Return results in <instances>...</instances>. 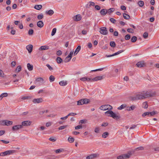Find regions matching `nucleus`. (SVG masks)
I'll return each mask as SVG.
<instances>
[{"mask_svg": "<svg viewBox=\"0 0 159 159\" xmlns=\"http://www.w3.org/2000/svg\"><path fill=\"white\" fill-rule=\"evenodd\" d=\"M156 94L155 92L152 91H144L139 92L131 98V100L135 101L139 100H143L147 98L154 97Z\"/></svg>", "mask_w": 159, "mask_h": 159, "instance_id": "obj_1", "label": "nucleus"}, {"mask_svg": "<svg viewBox=\"0 0 159 159\" xmlns=\"http://www.w3.org/2000/svg\"><path fill=\"white\" fill-rule=\"evenodd\" d=\"M105 113L106 114H110V115H108V116H110L112 117L113 119L117 120L119 119L120 118V116L119 114L116 115L114 112H113L112 111L110 110H108V111H106Z\"/></svg>", "mask_w": 159, "mask_h": 159, "instance_id": "obj_2", "label": "nucleus"}, {"mask_svg": "<svg viewBox=\"0 0 159 159\" xmlns=\"http://www.w3.org/2000/svg\"><path fill=\"white\" fill-rule=\"evenodd\" d=\"M16 152L17 151L15 150H8L0 153V156H4L6 155H9L13 154L16 153Z\"/></svg>", "mask_w": 159, "mask_h": 159, "instance_id": "obj_3", "label": "nucleus"}, {"mask_svg": "<svg viewBox=\"0 0 159 159\" xmlns=\"http://www.w3.org/2000/svg\"><path fill=\"white\" fill-rule=\"evenodd\" d=\"M100 109L102 110H111L112 109L111 106L109 105H105L101 106L100 107Z\"/></svg>", "mask_w": 159, "mask_h": 159, "instance_id": "obj_4", "label": "nucleus"}, {"mask_svg": "<svg viewBox=\"0 0 159 159\" xmlns=\"http://www.w3.org/2000/svg\"><path fill=\"white\" fill-rule=\"evenodd\" d=\"M100 33L103 35H106L108 34V31L107 29L105 27H101L99 29Z\"/></svg>", "mask_w": 159, "mask_h": 159, "instance_id": "obj_5", "label": "nucleus"}, {"mask_svg": "<svg viewBox=\"0 0 159 159\" xmlns=\"http://www.w3.org/2000/svg\"><path fill=\"white\" fill-rule=\"evenodd\" d=\"M2 124L3 125H6L9 126L12 124L13 122L11 121L8 120H2L1 121Z\"/></svg>", "mask_w": 159, "mask_h": 159, "instance_id": "obj_6", "label": "nucleus"}, {"mask_svg": "<svg viewBox=\"0 0 159 159\" xmlns=\"http://www.w3.org/2000/svg\"><path fill=\"white\" fill-rule=\"evenodd\" d=\"M134 152L132 151H129L126 154H123V156L124 159L129 158L133 154Z\"/></svg>", "mask_w": 159, "mask_h": 159, "instance_id": "obj_7", "label": "nucleus"}, {"mask_svg": "<svg viewBox=\"0 0 159 159\" xmlns=\"http://www.w3.org/2000/svg\"><path fill=\"white\" fill-rule=\"evenodd\" d=\"M22 128L21 125H14L12 127V130L13 131H17L20 129Z\"/></svg>", "mask_w": 159, "mask_h": 159, "instance_id": "obj_8", "label": "nucleus"}, {"mask_svg": "<svg viewBox=\"0 0 159 159\" xmlns=\"http://www.w3.org/2000/svg\"><path fill=\"white\" fill-rule=\"evenodd\" d=\"M43 100L42 98H34V99L32 102L34 103H39L43 102Z\"/></svg>", "mask_w": 159, "mask_h": 159, "instance_id": "obj_9", "label": "nucleus"}, {"mask_svg": "<svg viewBox=\"0 0 159 159\" xmlns=\"http://www.w3.org/2000/svg\"><path fill=\"white\" fill-rule=\"evenodd\" d=\"M31 123V122L29 120H27L23 121L22 122V125H21L22 126V128L23 126H27L30 125Z\"/></svg>", "mask_w": 159, "mask_h": 159, "instance_id": "obj_10", "label": "nucleus"}, {"mask_svg": "<svg viewBox=\"0 0 159 159\" xmlns=\"http://www.w3.org/2000/svg\"><path fill=\"white\" fill-rule=\"evenodd\" d=\"M136 65L138 67H142L145 66V64L144 63V61H142L138 62L136 64Z\"/></svg>", "mask_w": 159, "mask_h": 159, "instance_id": "obj_11", "label": "nucleus"}, {"mask_svg": "<svg viewBox=\"0 0 159 159\" xmlns=\"http://www.w3.org/2000/svg\"><path fill=\"white\" fill-rule=\"evenodd\" d=\"M82 18L81 15L80 14H77L73 17V20L75 21L80 20Z\"/></svg>", "mask_w": 159, "mask_h": 159, "instance_id": "obj_12", "label": "nucleus"}, {"mask_svg": "<svg viewBox=\"0 0 159 159\" xmlns=\"http://www.w3.org/2000/svg\"><path fill=\"white\" fill-rule=\"evenodd\" d=\"M104 78V76H98L93 78V81H97L98 80H100L103 79Z\"/></svg>", "mask_w": 159, "mask_h": 159, "instance_id": "obj_13", "label": "nucleus"}, {"mask_svg": "<svg viewBox=\"0 0 159 159\" xmlns=\"http://www.w3.org/2000/svg\"><path fill=\"white\" fill-rule=\"evenodd\" d=\"M97 156V155L96 154H91L89 156H87L86 157V159H93L96 157Z\"/></svg>", "mask_w": 159, "mask_h": 159, "instance_id": "obj_14", "label": "nucleus"}, {"mask_svg": "<svg viewBox=\"0 0 159 159\" xmlns=\"http://www.w3.org/2000/svg\"><path fill=\"white\" fill-rule=\"evenodd\" d=\"M43 79L42 78H37L35 80V84L36 83H38V84H42L43 83Z\"/></svg>", "mask_w": 159, "mask_h": 159, "instance_id": "obj_15", "label": "nucleus"}, {"mask_svg": "<svg viewBox=\"0 0 159 159\" xmlns=\"http://www.w3.org/2000/svg\"><path fill=\"white\" fill-rule=\"evenodd\" d=\"M33 47V45L31 44H29L26 46V49L29 53H31L32 52Z\"/></svg>", "mask_w": 159, "mask_h": 159, "instance_id": "obj_16", "label": "nucleus"}, {"mask_svg": "<svg viewBox=\"0 0 159 159\" xmlns=\"http://www.w3.org/2000/svg\"><path fill=\"white\" fill-rule=\"evenodd\" d=\"M37 25L40 28H42L43 26V23L42 21L39 20L37 23Z\"/></svg>", "mask_w": 159, "mask_h": 159, "instance_id": "obj_17", "label": "nucleus"}, {"mask_svg": "<svg viewBox=\"0 0 159 159\" xmlns=\"http://www.w3.org/2000/svg\"><path fill=\"white\" fill-rule=\"evenodd\" d=\"M49 47L48 46H41L39 48L40 50H45L48 49Z\"/></svg>", "mask_w": 159, "mask_h": 159, "instance_id": "obj_18", "label": "nucleus"}, {"mask_svg": "<svg viewBox=\"0 0 159 159\" xmlns=\"http://www.w3.org/2000/svg\"><path fill=\"white\" fill-rule=\"evenodd\" d=\"M100 13L101 15L105 16L107 13V12L106 9H102L100 11Z\"/></svg>", "mask_w": 159, "mask_h": 159, "instance_id": "obj_19", "label": "nucleus"}, {"mask_svg": "<svg viewBox=\"0 0 159 159\" xmlns=\"http://www.w3.org/2000/svg\"><path fill=\"white\" fill-rule=\"evenodd\" d=\"M27 67L28 70L29 71H31L33 70V66L32 65H31L30 63H28L27 64Z\"/></svg>", "mask_w": 159, "mask_h": 159, "instance_id": "obj_20", "label": "nucleus"}, {"mask_svg": "<svg viewBox=\"0 0 159 159\" xmlns=\"http://www.w3.org/2000/svg\"><path fill=\"white\" fill-rule=\"evenodd\" d=\"M135 108V106L134 105H132L131 107H128L127 110L128 111L133 110Z\"/></svg>", "mask_w": 159, "mask_h": 159, "instance_id": "obj_21", "label": "nucleus"}, {"mask_svg": "<svg viewBox=\"0 0 159 159\" xmlns=\"http://www.w3.org/2000/svg\"><path fill=\"white\" fill-rule=\"evenodd\" d=\"M59 84L61 86H65L67 84V82L66 81L62 80L60 82Z\"/></svg>", "mask_w": 159, "mask_h": 159, "instance_id": "obj_22", "label": "nucleus"}, {"mask_svg": "<svg viewBox=\"0 0 159 159\" xmlns=\"http://www.w3.org/2000/svg\"><path fill=\"white\" fill-rule=\"evenodd\" d=\"M56 61L58 64H60L63 61L60 57H57L56 59Z\"/></svg>", "mask_w": 159, "mask_h": 159, "instance_id": "obj_23", "label": "nucleus"}, {"mask_svg": "<svg viewBox=\"0 0 159 159\" xmlns=\"http://www.w3.org/2000/svg\"><path fill=\"white\" fill-rule=\"evenodd\" d=\"M81 49V46H78L76 49V50H75L74 53V55H76L77 53L79 52V51Z\"/></svg>", "mask_w": 159, "mask_h": 159, "instance_id": "obj_24", "label": "nucleus"}, {"mask_svg": "<svg viewBox=\"0 0 159 159\" xmlns=\"http://www.w3.org/2000/svg\"><path fill=\"white\" fill-rule=\"evenodd\" d=\"M8 96V94L7 93H3L1 94L0 96V100H2L4 97H6Z\"/></svg>", "mask_w": 159, "mask_h": 159, "instance_id": "obj_25", "label": "nucleus"}, {"mask_svg": "<svg viewBox=\"0 0 159 159\" xmlns=\"http://www.w3.org/2000/svg\"><path fill=\"white\" fill-rule=\"evenodd\" d=\"M115 11V8H110L109 9L107 10V13L110 14L111 13Z\"/></svg>", "mask_w": 159, "mask_h": 159, "instance_id": "obj_26", "label": "nucleus"}, {"mask_svg": "<svg viewBox=\"0 0 159 159\" xmlns=\"http://www.w3.org/2000/svg\"><path fill=\"white\" fill-rule=\"evenodd\" d=\"M109 134L107 132H105L102 135V137L103 138H106L109 135Z\"/></svg>", "mask_w": 159, "mask_h": 159, "instance_id": "obj_27", "label": "nucleus"}, {"mask_svg": "<svg viewBox=\"0 0 159 159\" xmlns=\"http://www.w3.org/2000/svg\"><path fill=\"white\" fill-rule=\"evenodd\" d=\"M84 104H88L90 102V100L87 98L82 99Z\"/></svg>", "mask_w": 159, "mask_h": 159, "instance_id": "obj_28", "label": "nucleus"}, {"mask_svg": "<svg viewBox=\"0 0 159 159\" xmlns=\"http://www.w3.org/2000/svg\"><path fill=\"white\" fill-rule=\"evenodd\" d=\"M42 5H36L34 6V8L37 10H39L42 8Z\"/></svg>", "mask_w": 159, "mask_h": 159, "instance_id": "obj_29", "label": "nucleus"}, {"mask_svg": "<svg viewBox=\"0 0 159 159\" xmlns=\"http://www.w3.org/2000/svg\"><path fill=\"white\" fill-rule=\"evenodd\" d=\"M138 4L140 7H142L144 4V2L142 1H139L138 2Z\"/></svg>", "mask_w": 159, "mask_h": 159, "instance_id": "obj_30", "label": "nucleus"}, {"mask_svg": "<svg viewBox=\"0 0 159 159\" xmlns=\"http://www.w3.org/2000/svg\"><path fill=\"white\" fill-rule=\"evenodd\" d=\"M137 39V38L136 36H134L132 37L131 41L132 42L134 43L136 41Z\"/></svg>", "mask_w": 159, "mask_h": 159, "instance_id": "obj_31", "label": "nucleus"}, {"mask_svg": "<svg viewBox=\"0 0 159 159\" xmlns=\"http://www.w3.org/2000/svg\"><path fill=\"white\" fill-rule=\"evenodd\" d=\"M123 16L124 18L126 20H129L130 18L129 16L125 13L123 14Z\"/></svg>", "mask_w": 159, "mask_h": 159, "instance_id": "obj_32", "label": "nucleus"}, {"mask_svg": "<svg viewBox=\"0 0 159 159\" xmlns=\"http://www.w3.org/2000/svg\"><path fill=\"white\" fill-rule=\"evenodd\" d=\"M68 140L70 143H71L74 142L75 139L73 137H70L68 138Z\"/></svg>", "mask_w": 159, "mask_h": 159, "instance_id": "obj_33", "label": "nucleus"}, {"mask_svg": "<svg viewBox=\"0 0 159 159\" xmlns=\"http://www.w3.org/2000/svg\"><path fill=\"white\" fill-rule=\"evenodd\" d=\"M71 59V58L69 56H68L66 57V58L64 59V61L65 62H69L70 61Z\"/></svg>", "mask_w": 159, "mask_h": 159, "instance_id": "obj_34", "label": "nucleus"}, {"mask_svg": "<svg viewBox=\"0 0 159 159\" xmlns=\"http://www.w3.org/2000/svg\"><path fill=\"white\" fill-rule=\"evenodd\" d=\"M77 105H81L84 104L83 101L82 99H81L77 102Z\"/></svg>", "mask_w": 159, "mask_h": 159, "instance_id": "obj_35", "label": "nucleus"}, {"mask_svg": "<svg viewBox=\"0 0 159 159\" xmlns=\"http://www.w3.org/2000/svg\"><path fill=\"white\" fill-rule=\"evenodd\" d=\"M148 104L147 102H144L143 104V107L145 108L146 109L148 107Z\"/></svg>", "mask_w": 159, "mask_h": 159, "instance_id": "obj_36", "label": "nucleus"}, {"mask_svg": "<svg viewBox=\"0 0 159 159\" xmlns=\"http://www.w3.org/2000/svg\"><path fill=\"white\" fill-rule=\"evenodd\" d=\"M126 107V105L125 104H122L118 108V109L119 110H121L125 108Z\"/></svg>", "mask_w": 159, "mask_h": 159, "instance_id": "obj_37", "label": "nucleus"}, {"mask_svg": "<svg viewBox=\"0 0 159 159\" xmlns=\"http://www.w3.org/2000/svg\"><path fill=\"white\" fill-rule=\"evenodd\" d=\"M119 54V53H118V52H116L112 55H106V57H113V56H115V55H118Z\"/></svg>", "mask_w": 159, "mask_h": 159, "instance_id": "obj_38", "label": "nucleus"}, {"mask_svg": "<svg viewBox=\"0 0 159 159\" xmlns=\"http://www.w3.org/2000/svg\"><path fill=\"white\" fill-rule=\"evenodd\" d=\"M57 31V29L54 28L53 29L51 33V35L53 36L55 35Z\"/></svg>", "mask_w": 159, "mask_h": 159, "instance_id": "obj_39", "label": "nucleus"}, {"mask_svg": "<svg viewBox=\"0 0 159 159\" xmlns=\"http://www.w3.org/2000/svg\"><path fill=\"white\" fill-rule=\"evenodd\" d=\"M21 69V67L20 66H17V68H16V72L17 73L19 72Z\"/></svg>", "mask_w": 159, "mask_h": 159, "instance_id": "obj_40", "label": "nucleus"}, {"mask_svg": "<svg viewBox=\"0 0 159 159\" xmlns=\"http://www.w3.org/2000/svg\"><path fill=\"white\" fill-rule=\"evenodd\" d=\"M144 149V148L143 147H139L138 148H136L134 149V151H138L140 150H143Z\"/></svg>", "mask_w": 159, "mask_h": 159, "instance_id": "obj_41", "label": "nucleus"}, {"mask_svg": "<svg viewBox=\"0 0 159 159\" xmlns=\"http://www.w3.org/2000/svg\"><path fill=\"white\" fill-rule=\"evenodd\" d=\"M34 33V30L32 29H30L28 31V34L30 35H31L33 34Z\"/></svg>", "mask_w": 159, "mask_h": 159, "instance_id": "obj_42", "label": "nucleus"}, {"mask_svg": "<svg viewBox=\"0 0 159 159\" xmlns=\"http://www.w3.org/2000/svg\"><path fill=\"white\" fill-rule=\"evenodd\" d=\"M110 45L112 47L114 48L116 46V43L114 41H111L110 42Z\"/></svg>", "mask_w": 159, "mask_h": 159, "instance_id": "obj_43", "label": "nucleus"}, {"mask_svg": "<svg viewBox=\"0 0 159 159\" xmlns=\"http://www.w3.org/2000/svg\"><path fill=\"white\" fill-rule=\"evenodd\" d=\"M148 33L147 32H145L143 34V37L144 39H146L148 37Z\"/></svg>", "mask_w": 159, "mask_h": 159, "instance_id": "obj_44", "label": "nucleus"}, {"mask_svg": "<svg viewBox=\"0 0 159 159\" xmlns=\"http://www.w3.org/2000/svg\"><path fill=\"white\" fill-rule=\"evenodd\" d=\"M43 17V15L42 14H39L37 16V18L39 20H41L42 19Z\"/></svg>", "mask_w": 159, "mask_h": 159, "instance_id": "obj_45", "label": "nucleus"}, {"mask_svg": "<svg viewBox=\"0 0 159 159\" xmlns=\"http://www.w3.org/2000/svg\"><path fill=\"white\" fill-rule=\"evenodd\" d=\"M67 126V125L61 126L59 127L58 128L59 130H62L66 128Z\"/></svg>", "mask_w": 159, "mask_h": 159, "instance_id": "obj_46", "label": "nucleus"}, {"mask_svg": "<svg viewBox=\"0 0 159 159\" xmlns=\"http://www.w3.org/2000/svg\"><path fill=\"white\" fill-rule=\"evenodd\" d=\"M63 150V149L61 148V149H57L56 150H55V151L56 153H59L61 152Z\"/></svg>", "mask_w": 159, "mask_h": 159, "instance_id": "obj_47", "label": "nucleus"}, {"mask_svg": "<svg viewBox=\"0 0 159 159\" xmlns=\"http://www.w3.org/2000/svg\"><path fill=\"white\" fill-rule=\"evenodd\" d=\"M149 112H145L142 114V116L143 117H144L146 116H149Z\"/></svg>", "mask_w": 159, "mask_h": 159, "instance_id": "obj_48", "label": "nucleus"}, {"mask_svg": "<svg viewBox=\"0 0 159 159\" xmlns=\"http://www.w3.org/2000/svg\"><path fill=\"white\" fill-rule=\"evenodd\" d=\"M157 113V111H153L151 112H149V115L150 116H152L156 114Z\"/></svg>", "mask_w": 159, "mask_h": 159, "instance_id": "obj_49", "label": "nucleus"}, {"mask_svg": "<svg viewBox=\"0 0 159 159\" xmlns=\"http://www.w3.org/2000/svg\"><path fill=\"white\" fill-rule=\"evenodd\" d=\"M125 40H129L130 38V36L129 34H127L125 36Z\"/></svg>", "mask_w": 159, "mask_h": 159, "instance_id": "obj_50", "label": "nucleus"}, {"mask_svg": "<svg viewBox=\"0 0 159 159\" xmlns=\"http://www.w3.org/2000/svg\"><path fill=\"white\" fill-rule=\"evenodd\" d=\"M127 31L129 32L130 33H133L134 32V30L131 28H128L127 29Z\"/></svg>", "mask_w": 159, "mask_h": 159, "instance_id": "obj_51", "label": "nucleus"}, {"mask_svg": "<svg viewBox=\"0 0 159 159\" xmlns=\"http://www.w3.org/2000/svg\"><path fill=\"white\" fill-rule=\"evenodd\" d=\"M57 140V138L55 137H50V141L52 142H55Z\"/></svg>", "mask_w": 159, "mask_h": 159, "instance_id": "obj_52", "label": "nucleus"}, {"mask_svg": "<svg viewBox=\"0 0 159 159\" xmlns=\"http://www.w3.org/2000/svg\"><path fill=\"white\" fill-rule=\"evenodd\" d=\"M103 70V68L98 69H96L95 70H92L91 71V72L96 71H102Z\"/></svg>", "mask_w": 159, "mask_h": 159, "instance_id": "obj_53", "label": "nucleus"}, {"mask_svg": "<svg viewBox=\"0 0 159 159\" xmlns=\"http://www.w3.org/2000/svg\"><path fill=\"white\" fill-rule=\"evenodd\" d=\"M30 98V97L29 96H24L22 98V100L28 99Z\"/></svg>", "mask_w": 159, "mask_h": 159, "instance_id": "obj_54", "label": "nucleus"}, {"mask_svg": "<svg viewBox=\"0 0 159 159\" xmlns=\"http://www.w3.org/2000/svg\"><path fill=\"white\" fill-rule=\"evenodd\" d=\"M55 79V77L53 75H50V82L54 81Z\"/></svg>", "mask_w": 159, "mask_h": 159, "instance_id": "obj_55", "label": "nucleus"}, {"mask_svg": "<svg viewBox=\"0 0 159 159\" xmlns=\"http://www.w3.org/2000/svg\"><path fill=\"white\" fill-rule=\"evenodd\" d=\"M4 73L2 70H0V76L1 77H4Z\"/></svg>", "mask_w": 159, "mask_h": 159, "instance_id": "obj_56", "label": "nucleus"}, {"mask_svg": "<svg viewBox=\"0 0 159 159\" xmlns=\"http://www.w3.org/2000/svg\"><path fill=\"white\" fill-rule=\"evenodd\" d=\"M110 20L112 23H116V20L115 19L113 18H111L110 19Z\"/></svg>", "mask_w": 159, "mask_h": 159, "instance_id": "obj_57", "label": "nucleus"}, {"mask_svg": "<svg viewBox=\"0 0 159 159\" xmlns=\"http://www.w3.org/2000/svg\"><path fill=\"white\" fill-rule=\"evenodd\" d=\"M99 129L98 127L96 128L94 130V132L96 133H99Z\"/></svg>", "mask_w": 159, "mask_h": 159, "instance_id": "obj_58", "label": "nucleus"}, {"mask_svg": "<svg viewBox=\"0 0 159 159\" xmlns=\"http://www.w3.org/2000/svg\"><path fill=\"white\" fill-rule=\"evenodd\" d=\"M89 3H90V4L89 5V7H90V6H94L95 5V3L93 2H89Z\"/></svg>", "mask_w": 159, "mask_h": 159, "instance_id": "obj_59", "label": "nucleus"}, {"mask_svg": "<svg viewBox=\"0 0 159 159\" xmlns=\"http://www.w3.org/2000/svg\"><path fill=\"white\" fill-rule=\"evenodd\" d=\"M82 128V126L81 125H79L75 127V129H81Z\"/></svg>", "mask_w": 159, "mask_h": 159, "instance_id": "obj_60", "label": "nucleus"}, {"mask_svg": "<svg viewBox=\"0 0 159 159\" xmlns=\"http://www.w3.org/2000/svg\"><path fill=\"white\" fill-rule=\"evenodd\" d=\"M0 141L4 143L7 144L9 143V141H5L3 140H1Z\"/></svg>", "mask_w": 159, "mask_h": 159, "instance_id": "obj_61", "label": "nucleus"}, {"mask_svg": "<svg viewBox=\"0 0 159 159\" xmlns=\"http://www.w3.org/2000/svg\"><path fill=\"white\" fill-rule=\"evenodd\" d=\"M117 159H124V157L123 156V154L121 155L118 156L117 157Z\"/></svg>", "mask_w": 159, "mask_h": 159, "instance_id": "obj_62", "label": "nucleus"}, {"mask_svg": "<svg viewBox=\"0 0 159 159\" xmlns=\"http://www.w3.org/2000/svg\"><path fill=\"white\" fill-rule=\"evenodd\" d=\"M108 125V123L107 122L103 123L101 125L102 126L106 127Z\"/></svg>", "mask_w": 159, "mask_h": 159, "instance_id": "obj_63", "label": "nucleus"}, {"mask_svg": "<svg viewBox=\"0 0 159 159\" xmlns=\"http://www.w3.org/2000/svg\"><path fill=\"white\" fill-rule=\"evenodd\" d=\"M87 80V77H83L80 79V80L83 81H86Z\"/></svg>", "mask_w": 159, "mask_h": 159, "instance_id": "obj_64", "label": "nucleus"}]
</instances>
